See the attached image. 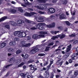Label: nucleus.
<instances>
[{
  "mask_svg": "<svg viewBox=\"0 0 78 78\" xmlns=\"http://www.w3.org/2000/svg\"><path fill=\"white\" fill-rule=\"evenodd\" d=\"M51 4H47L46 5H40L39 6H35V7L37 8V9H45L46 8H47V5H51Z\"/></svg>",
  "mask_w": 78,
  "mask_h": 78,
  "instance_id": "1",
  "label": "nucleus"
},
{
  "mask_svg": "<svg viewBox=\"0 0 78 78\" xmlns=\"http://www.w3.org/2000/svg\"><path fill=\"white\" fill-rule=\"evenodd\" d=\"M44 37V35L39 34L38 35L37 34H34L32 35V38L34 39Z\"/></svg>",
  "mask_w": 78,
  "mask_h": 78,
  "instance_id": "2",
  "label": "nucleus"
},
{
  "mask_svg": "<svg viewBox=\"0 0 78 78\" xmlns=\"http://www.w3.org/2000/svg\"><path fill=\"white\" fill-rule=\"evenodd\" d=\"M45 25V24L44 23H38L37 25H36V27L37 28H38V29L40 30H42L44 29V27L43 26H44Z\"/></svg>",
  "mask_w": 78,
  "mask_h": 78,
  "instance_id": "3",
  "label": "nucleus"
},
{
  "mask_svg": "<svg viewBox=\"0 0 78 78\" xmlns=\"http://www.w3.org/2000/svg\"><path fill=\"white\" fill-rule=\"evenodd\" d=\"M65 37L66 35L65 34H62L60 35H58L57 36L52 37L51 38V39L54 40L56 38H57L59 37L60 38V39H62Z\"/></svg>",
  "mask_w": 78,
  "mask_h": 78,
  "instance_id": "4",
  "label": "nucleus"
},
{
  "mask_svg": "<svg viewBox=\"0 0 78 78\" xmlns=\"http://www.w3.org/2000/svg\"><path fill=\"white\" fill-rule=\"evenodd\" d=\"M18 37H26V33L24 32H21L18 35Z\"/></svg>",
  "mask_w": 78,
  "mask_h": 78,
  "instance_id": "5",
  "label": "nucleus"
},
{
  "mask_svg": "<svg viewBox=\"0 0 78 78\" xmlns=\"http://www.w3.org/2000/svg\"><path fill=\"white\" fill-rule=\"evenodd\" d=\"M35 19H36V20H37V21L38 22H44V19L42 18V17H40V18H39V16L38 17H35Z\"/></svg>",
  "mask_w": 78,
  "mask_h": 78,
  "instance_id": "6",
  "label": "nucleus"
},
{
  "mask_svg": "<svg viewBox=\"0 0 78 78\" xmlns=\"http://www.w3.org/2000/svg\"><path fill=\"white\" fill-rule=\"evenodd\" d=\"M39 51V49L37 48H33L30 51V53L31 54H34Z\"/></svg>",
  "mask_w": 78,
  "mask_h": 78,
  "instance_id": "7",
  "label": "nucleus"
},
{
  "mask_svg": "<svg viewBox=\"0 0 78 78\" xmlns=\"http://www.w3.org/2000/svg\"><path fill=\"white\" fill-rule=\"evenodd\" d=\"M50 42H51L50 41H48V42L44 43V45H47L48 46H50L53 45V44H54V42H51V43H50Z\"/></svg>",
  "mask_w": 78,
  "mask_h": 78,
  "instance_id": "8",
  "label": "nucleus"
},
{
  "mask_svg": "<svg viewBox=\"0 0 78 78\" xmlns=\"http://www.w3.org/2000/svg\"><path fill=\"white\" fill-rule=\"evenodd\" d=\"M48 11L49 13L52 14L55 12V10L54 8H50L48 10Z\"/></svg>",
  "mask_w": 78,
  "mask_h": 78,
  "instance_id": "9",
  "label": "nucleus"
},
{
  "mask_svg": "<svg viewBox=\"0 0 78 78\" xmlns=\"http://www.w3.org/2000/svg\"><path fill=\"white\" fill-rule=\"evenodd\" d=\"M53 61H54L53 60H52V59H50V64H49V65H48L47 67V69L48 71L49 70V69L50 68V66L51 65V64H52L53 63Z\"/></svg>",
  "mask_w": 78,
  "mask_h": 78,
  "instance_id": "10",
  "label": "nucleus"
},
{
  "mask_svg": "<svg viewBox=\"0 0 78 78\" xmlns=\"http://www.w3.org/2000/svg\"><path fill=\"white\" fill-rule=\"evenodd\" d=\"M29 75V73H26V74H25L24 73H21L20 74V76H21V77H25V76H29L28 75Z\"/></svg>",
  "mask_w": 78,
  "mask_h": 78,
  "instance_id": "11",
  "label": "nucleus"
},
{
  "mask_svg": "<svg viewBox=\"0 0 78 78\" xmlns=\"http://www.w3.org/2000/svg\"><path fill=\"white\" fill-rule=\"evenodd\" d=\"M63 62L62 61H61V60L59 59L57 61V62H56V64L57 65H59L60 66H61L63 63Z\"/></svg>",
  "mask_w": 78,
  "mask_h": 78,
  "instance_id": "12",
  "label": "nucleus"
},
{
  "mask_svg": "<svg viewBox=\"0 0 78 78\" xmlns=\"http://www.w3.org/2000/svg\"><path fill=\"white\" fill-rule=\"evenodd\" d=\"M66 18V16L64 14H62L59 16V19L62 20L63 19H65Z\"/></svg>",
  "mask_w": 78,
  "mask_h": 78,
  "instance_id": "13",
  "label": "nucleus"
},
{
  "mask_svg": "<svg viewBox=\"0 0 78 78\" xmlns=\"http://www.w3.org/2000/svg\"><path fill=\"white\" fill-rule=\"evenodd\" d=\"M44 76L45 78H48L49 76L48 72L47 71H45V73H44Z\"/></svg>",
  "mask_w": 78,
  "mask_h": 78,
  "instance_id": "14",
  "label": "nucleus"
},
{
  "mask_svg": "<svg viewBox=\"0 0 78 78\" xmlns=\"http://www.w3.org/2000/svg\"><path fill=\"white\" fill-rule=\"evenodd\" d=\"M24 23V21L23 20H19L17 21V23L18 24H22Z\"/></svg>",
  "mask_w": 78,
  "mask_h": 78,
  "instance_id": "15",
  "label": "nucleus"
},
{
  "mask_svg": "<svg viewBox=\"0 0 78 78\" xmlns=\"http://www.w3.org/2000/svg\"><path fill=\"white\" fill-rule=\"evenodd\" d=\"M71 44H69V45L68 46V48L66 49V53H67L68 52L70 51V50H71Z\"/></svg>",
  "mask_w": 78,
  "mask_h": 78,
  "instance_id": "16",
  "label": "nucleus"
},
{
  "mask_svg": "<svg viewBox=\"0 0 78 78\" xmlns=\"http://www.w3.org/2000/svg\"><path fill=\"white\" fill-rule=\"evenodd\" d=\"M25 21L27 23H32V24H35V23H34V22H33L32 21H29L27 19H26Z\"/></svg>",
  "mask_w": 78,
  "mask_h": 78,
  "instance_id": "17",
  "label": "nucleus"
},
{
  "mask_svg": "<svg viewBox=\"0 0 78 78\" xmlns=\"http://www.w3.org/2000/svg\"><path fill=\"white\" fill-rule=\"evenodd\" d=\"M9 44L10 46H14L16 45V42L13 41H11L9 43Z\"/></svg>",
  "mask_w": 78,
  "mask_h": 78,
  "instance_id": "18",
  "label": "nucleus"
},
{
  "mask_svg": "<svg viewBox=\"0 0 78 78\" xmlns=\"http://www.w3.org/2000/svg\"><path fill=\"white\" fill-rule=\"evenodd\" d=\"M47 1V0H37V2L39 3H45L46 1Z\"/></svg>",
  "mask_w": 78,
  "mask_h": 78,
  "instance_id": "19",
  "label": "nucleus"
},
{
  "mask_svg": "<svg viewBox=\"0 0 78 78\" xmlns=\"http://www.w3.org/2000/svg\"><path fill=\"white\" fill-rule=\"evenodd\" d=\"M7 19V17L4 16L3 18H2L1 19H0V22L6 20Z\"/></svg>",
  "mask_w": 78,
  "mask_h": 78,
  "instance_id": "20",
  "label": "nucleus"
},
{
  "mask_svg": "<svg viewBox=\"0 0 78 78\" xmlns=\"http://www.w3.org/2000/svg\"><path fill=\"white\" fill-rule=\"evenodd\" d=\"M27 44V43H26V41H21V45L22 47L24 45H26V44Z\"/></svg>",
  "mask_w": 78,
  "mask_h": 78,
  "instance_id": "21",
  "label": "nucleus"
},
{
  "mask_svg": "<svg viewBox=\"0 0 78 78\" xmlns=\"http://www.w3.org/2000/svg\"><path fill=\"white\" fill-rule=\"evenodd\" d=\"M10 24L12 25V26H16L17 25V23H16L13 22L12 21L10 22Z\"/></svg>",
  "mask_w": 78,
  "mask_h": 78,
  "instance_id": "22",
  "label": "nucleus"
},
{
  "mask_svg": "<svg viewBox=\"0 0 78 78\" xmlns=\"http://www.w3.org/2000/svg\"><path fill=\"white\" fill-rule=\"evenodd\" d=\"M30 45H31V44L30 43H27L26 44L24 45L22 47H30Z\"/></svg>",
  "mask_w": 78,
  "mask_h": 78,
  "instance_id": "23",
  "label": "nucleus"
},
{
  "mask_svg": "<svg viewBox=\"0 0 78 78\" xmlns=\"http://www.w3.org/2000/svg\"><path fill=\"white\" fill-rule=\"evenodd\" d=\"M39 33L40 34H48V32L44 31H40L39 32Z\"/></svg>",
  "mask_w": 78,
  "mask_h": 78,
  "instance_id": "24",
  "label": "nucleus"
},
{
  "mask_svg": "<svg viewBox=\"0 0 78 78\" xmlns=\"http://www.w3.org/2000/svg\"><path fill=\"white\" fill-rule=\"evenodd\" d=\"M78 55V53H76V54H74L73 55H72V59L73 60H75V57H76V56Z\"/></svg>",
  "mask_w": 78,
  "mask_h": 78,
  "instance_id": "25",
  "label": "nucleus"
},
{
  "mask_svg": "<svg viewBox=\"0 0 78 78\" xmlns=\"http://www.w3.org/2000/svg\"><path fill=\"white\" fill-rule=\"evenodd\" d=\"M24 16H31V15L30 13L26 12L25 14H24Z\"/></svg>",
  "mask_w": 78,
  "mask_h": 78,
  "instance_id": "26",
  "label": "nucleus"
},
{
  "mask_svg": "<svg viewBox=\"0 0 78 78\" xmlns=\"http://www.w3.org/2000/svg\"><path fill=\"white\" fill-rule=\"evenodd\" d=\"M61 1L62 2L64 5L66 4L68 2L67 0H61Z\"/></svg>",
  "mask_w": 78,
  "mask_h": 78,
  "instance_id": "27",
  "label": "nucleus"
},
{
  "mask_svg": "<svg viewBox=\"0 0 78 78\" xmlns=\"http://www.w3.org/2000/svg\"><path fill=\"white\" fill-rule=\"evenodd\" d=\"M5 45H6V43H2L1 44V47L2 48H3L5 46Z\"/></svg>",
  "mask_w": 78,
  "mask_h": 78,
  "instance_id": "28",
  "label": "nucleus"
},
{
  "mask_svg": "<svg viewBox=\"0 0 78 78\" xmlns=\"http://www.w3.org/2000/svg\"><path fill=\"white\" fill-rule=\"evenodd\" d=\"M59 31H51V33L52 34H56L57 33H58Z\"/></svg>",
  "mask_w": 78,
  "mask_h": 78,
  "instance_id": "29",
  "label": "nucleus"
},
{
  "mask_svg": "<svg viewBox=\"0 0 78 78\" xmlns=\"http://www.w3.org/2000/svg\"><path fill=\"white\" fill-rule=\"evenodd\" d=\"M21 32H20V31H16L15 32H14V35L16 36H17V34H19V33H20Z\"/></svg>",
  "mask_w": 78,
  "mask_h": 78,
  "instance_id": "30",
  "label": "nucleus"
},
{
  "mask_svg": "<svg viewBox=\"0 0 78 78\" xmlns=\"http://www.w3.org/2000/svg\"><path fill=\"white\" fill-rule=\"evenodd\" d=\"M17 9H18V10H19V11L20 12L22 13L23 12V10L21 7H19Z\"/></svg>",
  "mask_w": 78,
  "mask_h": 78,
  "instance_id": "31",
  "label": "nucleus"
},
{
  "mask_svg": "<svg viewBox=\"0 0 78 78\" xmlns=\"http://www.w3.org/2000/svg\"><path fill=\"white\" fill-rule=\"evenodd\" d=\"M24 64H25V63L24 62H21L20 64L18 66V67H19L23 66V65H24Z\"/></svg>",
  "mask_w": 78,
  "mask_h": 78,
  "instance_id": "32",
  "label": "nucleus"
},
{
  "mask_svg": "<svg viewBox=\"0 0 78 78\" xmlns=\"http://www.w3.org/2000/svg\"><path fill=\"white\" fill-rule=\"evenodd\" d=\"M8 51H9V52H12L14 51V50L12 48H10L9 50H8Z\"/></svg>",
  "mask_w": 78,
  "mask_h": 78,
  "instance_id": "33",
  "label": "nucleus"
},
{
  "mask_svg": "<svg viewBox=\"0 0 78 78\" xmlns=\"http://www.w3.org/2000/svg\"><path fill=\"white\" fill-rule=\"evenodd\" d=\"M10 12H11L12 13H16V11L14 9H11V11H10Z\"/></svg>",
  "mask_w": 78,
  "mask_h": 78,
  "instance_id": "34",
  "label": "nucleus"
},
{
  "mask_svg": "<svg viewBox=\"0 0 78 78\" xmlns=\"http://www.w3.org/2000/svg\"><path fill=\"white\" fill-rule=\"evenodd\" d=\"M33 27L32 28H30V29L31 30H36V29H39V28H37V27Z\"/></svg>",
  "mask_w": 78,
  "mask_h": 78,
  "instance_id": "35",
  "label": "nucleus"
},
{
  "mask_svg": "<svg viewBox=\"0 0 78 78\" xmlns=\"http://www.w3.org/2000/svg\"><path fill=\"white\" fill-rule=\"evenodd\" d=\"M5 28H6L8 29H10V26H9V25H5Z\"/></svg>",
  "mask_w": 78,
  "mask_h": 78,
  "instance_id": "36",
  "label": "nucleus"
},
{
  "mask_svg": "<svg viewBox=\"0 0 78 78\" xmlns=\"http://www.w3.org/2000/svg\"><path fill=\"white\" fill-rule=\"evenodd\" d=\"M21 52V51L20 50H18L16 51V53L17 55L19 54Z\"/></svg>",
  "mask_w": 78,
  "mask_h": 78,
  "instance_id": "37",
  "label": "nucleus"
},
{
  "mask_svg": "<svg viewBox=\"0 0 78 78\" xmlns=\"http://www.w3.org/2000/svg\"><path fill=\"white\" fill-rule=\"evenodd\" d=\"M31 69L32 70H34V71H35V70H37V69L36 68H35L33 66H32L31 67Z\"/></svg>",
  "mask_w": 78,
  "mask_h": 78,
  "instance_id": "38",
  "label": "nucleus"
},
{
  "mask_svg": "<svg viewBox=\"0 0 78 78\" xmlns=\"http://www.w3.org/2000/svg\"><path fill=\"white\" fill-rule=\"evenodd\" d=\"M58 29L59 30H63V27L61 26H59L58 27Z\"/></svg>",
  "mask_w": 78,
  "mask_h": 78,
  "instance_id": "39",
  "label": "nucleus"
},
{
  "mask_svg": "<svg viewBox=\"0 0 78 78\" xmlns=\"http://www.w3.org/2000/svg\"><path fill=\"white\" fill-rule=\"evenodd\" d=\"M45 55V54H42V53L39 54L37 55L40 56H44Z\"/></svg>",
  "mask_w": 78,
  "mask_h": 78,
  "instance_id": "40",
  "label": "nucleus"
},
{
  "mask_svg": "<svg viewBox=\"0 0 78 78\" xmlns=\"http://www.w3.org/2000/svg\"><path fill=\"white\" fill-rule=\"evenodd\" d=\"M60 50H61V49H57L55 51L56 52L58 51V52H57L56 53V54L57 55H58L59 54V51H60Z\"/></svg>",
  "mask_w": 78,
  "mask_h": 78,
  "instance_id": "41",
  "label": "nucleus"
},
{
  "mask_svg": "<svg viewBox=\"0 0 78 78\" xmlns=\"http://www.w3.org/2000/svg\"><path fill=\"white\" fill-rule=\"evenodd\" d=\"M49 25L51 26V27H54L55 26V23H52L50 24Z\"/></svg>",
  "mask_w": 78,
  "mask_h": 78,
  "instance_id": "42",
  "label": "nucleus"
},
{
  "mask_svg": "<svg viewBox=\"0 0 78 78\" xmlns=\"http://www.w3.org/2000/svg\"><path fill=\"white\" fill-rule=\"evenodd\" d=\"M30 25H29L27 24V25H25V27L27 29H28L30 28Z\"/></svg>",
  "mask_w": 78,
  "mask_h": 78,
  "instance_id": "43",
  "label": "nucleus"
},
{
  "mask_svg": "<svg viewBox=\"0 0 78 78\" xmlns=\"http://www.w3.org/2000/svg\"><path fill=\"white\" fill-rule=\"evenodd\" d=\"M11 65H8L7 66H6L4 67V70H5L7 68H8V67L10 66H11Z\"/></svg>",
  "mask_w": 78,
  "mask_h": 78,
  "instance_id": "44",
  "label": "nucleus"
},
{
  "mask_svg": "<svg viewBox=\"0 0 78 78\" xmlns=\"http://www.w3.org/2000/svg\"><path fill=\"white\" fill-rule=\"evenodd\" d=\"M41 47V45H37V46L34 47V48H40Z\"/></svg>",
  "mask_w": 78,
  "mask_h": 78,
  "instance_id": "45",
  "label": "nucleus"
},
{
  "mask_svg": "<svg viewBox=\"0 0 78 78\" xmlns=\"http://www.w3.org/2000/svg\"><path fill=\"white\" fill-rule=\"evenodd\" d=\"M65 23L66 24V25H68L69 26H70V23H69V22L68 21H65Z\"/></svg>",
  "mask_w": 78,
  "mask_h": 78,
  "instance_id": "46",
  "label": "nucleus"
},
{
  "mask_svg": "<svg viewBox=\"0 0 78 78\" xmlns=\"http://www.w3.org/2000/svg\"><path fill=\"white\" fill-rule=\"evenodd\" d=\"M14 41H19V39L18 38H16L14 39Z\"/></svg>",
  "mask_w": 78,
  "mask_h": 78,
  "instance_id": "47",
  "label": "nucleus"
},
{
  "mask_svg": "<svg viewBox=\"0 0 78 78\" xmlns=\"http://www.w3.org/2000/svg\"><path fill=\"white\" fill-rule=\"evenodd\" d=\"M49 47H47L45 49V51H48L49 50Z\"/></svg>",
  "mask_w": 78,
  "mask_h": 78,
  "instance_id": "48",
  "label": "nucleus"
},
{
  "mask_svg": "<svg viewBox=\"0 0 78 78\" xmlns=\"http://www.w3.org/2000/svg\"><path fill=\"white\" fill-rule=\"evenodd\" d=\"M75 13H76V12L75 11H73V13L72 14V13H71V14L72 15V16H75Z\"/></svg>",
  "mask_w": 78,
  "mask_h": 78,
  "instance_id": "49",
  "label": "nucleus"
},
{
  "mask_svg": "<svg viewBox=\"0 0 78 78\" xmlns=\"http://www.w3.org/2000/svg\"><path fill=\"white\" fill-rule=\"evenodd\" d=\"M33 62V61L32 60H30L28 61L27 63H32Z\"/></svg>",
  "mask_w": 78,
  "mask_h": 78,
  "instance_id": "50",
  "label": "nucleus"
},
{
  "mask_svg": "<svg viewBox=\"0 0 78 78\" xmlns=\"http://www.w3.org/2000/svg\"><path fill=\"white\" fill-rule=\"evenodd\" d=\"M47 27L48 28H52L54 27H52L50 25H47Z\"/></svg>",
  "mask_w": 78,
  "mask_h": 78,
  "instance_id": "51",
  "label": "nucleus"
},
{
  "mask_svg": "<svg viewBox=\"0 0 78 78\" xmlns=\"http://www.w3.org/2000/svg\"><path fill=\"white\" fill-rule=\"evenodd\" d=\"M28 57V55L27 54H26L24 56V58L25 59H26V58H27Z\"/></svg>",
  "mask_w": 78,
  "mask_h": 78,
  "instance_id": "52",
  "label": "nucleus"
},
{
  "mask_svg": "<svg viewBox=\"0 0 78 78\" xmlns=\"http://www.w3.org/2000/svg\"><path fill=\"white\" fill-rule=\"evenodd\" d=\"M74 75L76 76L78 75V71H76V72H75L74 73Z\"/></svg>",
  "mask_w": 78,
  "mask_h": 78,
  "instance_id": "53",
  "label": "nucleus"
},
{
  "mask_svg": "<svg viewBox=\"0 0 78 78\" xmlns=\"http://www.w3.org/2000/svg\"><path fill=\"white\" fill-rule=\"evenodd\" d=\"M27 40H30V36H28L27 37Z\"/></svg>",
  "mask_w": 78,
  "mask_h": 78,
  "instance_id": "54",
  "label": "nucleus"
},
{
  "mask_svg": "<svg viewBox=\"0 0 78 78\" xmlns=\"http://www.w3.org/2000/svg\"><path fill=\"white\" fill-rule=\"evenodd\" d=\"M30 14V15H31V16H32L34 15L36 13H35L34 12H31Z\"/></svg>",
  "mask_w": 78,
  "mask_h": 78,
  "instance_id": "55",
  "label": "nucleus"
},
{
  "mask_svg": "<svg viewBox=\"0 0 78 78\" xmlns=\"http://www.w3.org/2000/svg\"><path fill=\"white\" fill-rule=\"evenodd\" d=\"M69 37H75V34H72L71 35H69Z\"/></svg>",
  "mask_w": 78,
  "mask_h": 78,
  "instance_id": "56",
  "label": "nucleus"
},
{
  "mask_svg": "<svg viewBox=\"0 0 78 78\" xmlns=\"http://www.w3.org/2000/svg\"><path fill=\"white\" fill-rule=\"evenodd\" d=\"M12 61V62H13V61H14V58H11L10 59V61Z\"/></svg>",
  "mask_w": 78,
  "mask_h": 78,
  "instance_id": "57",
  "label": "nucleus"
},
{
  "mask_svg": "<svg viewBox=\"0 0 78 78\" xmlns=\"http://www.w3.org/2000/svg\"><path fill=\"white\" fill-rule=\"evenodd\" d=\"M47 65H48V62H46L45 63H44L43 65L44 66H45Z\"/></svg>",
  "mask_w": 78,
  "mask_h": 78,
  "instance_id": "58",
  "label": "nucleus"
},
{
  "mask_svg": "<svg viewBox=\"0 0 78 78\" xmlns=\"http://www.w3.org/2000/svg\"><path fill=\"white\" fill-rule=\"evenodd\" d=\"M21 6H23V7H26V5L24 4H21Z\"/></svg>",
  "mask_w": 78,
  "mask_h": 78,
  "instance_id": "59",
  "label": "nucleus"
},
{
  "mask_svg": "<svg viewBox=\"0 0 78 78\" xmlns=\"http://www.w3.org/2000/svg\"><path fill=\"white\" fill-rule=\"evenodd\" d=\"M38 78H44V77L42 76L41 75H40L38 76Z\"/></svg>",
  "mask_w": 78,
  "mask_h": 78,
  "instance_id": "60",
  "label": "nucleus"
},
{
  "mask_svg": "<svg viewBox=\"0 0 78 78\" xmlns=\"http://www.w3.org/2000/svg\"><path fill=\"white\" fill-rule=\"evenodd\" d=\"M78 42V41H75L73 42V44H75Z\"/></svg>",
  "mask_w": 78,
  "mask_h": 78,
  "instance_id": "61",
  "label": "nucleus"
},
{
  "mask_svg": "<svg viewBox=\"0 0 78 78\" xmlns=\"http://www.w3.org/2000/svg\"><path fill=\"white\" fill-rule=\"evenodd\" d=\"M23 1L25 2V4H27L28 3L27 0H23Z\"/></svg>",
  "mask_w": 78,
  "mask_h": 78,
  "instance_id": "62",
  "label": "nucleus"
},
{
  "mask_svg": "<svg viewBox=\"0 0 78 78\" xmlns=\"http://www.w3.org/2000/svg\"><path fill=\"white\" fill-rule=\"evenodd\" d=\"M69 63H72V60H71V59H69Z\"/></svg>",
  "mask_w": 78,
  "mask_h": 78,
  "instance_id": "63",
  "label": "nucleus"
},
{
  "mask_svg": "<svg viewBox=\"0 0 78 78\" xmlns=\"http://www.w3.org/2000/svg\"><path fill=\"white\" fill-rule=\"evenodd\" d=\"M27 78H32V76L30 75H28Z\"/></svg>",
  "mask_w": 78,
  "mask_h": 78,
  "instance_id": "64",
  "label": "nucleus"
}]
</instances>
